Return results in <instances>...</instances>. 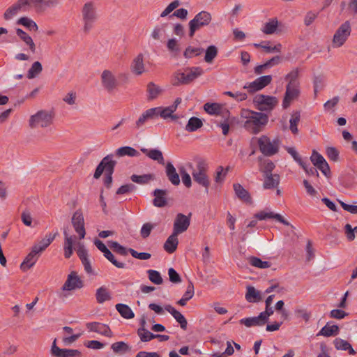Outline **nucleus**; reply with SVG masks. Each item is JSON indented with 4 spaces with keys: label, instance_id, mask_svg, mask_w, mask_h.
Instances as JSON below:
<instances>
[{
    "label": "nucleus",
    "instance_id": "nucleus-1",
    "mask_svg": "<svg viewBox=\"0 0 357 357\" xmlns=\"http://www.w3.org/2000/svg\"><path fill=\"white\" fill-rule=\"evenodd\" d=\"M241 116L246 119L243 123L244 128L253 135L261 132L268 122V116L264 112L243 109Z\"/></svg>",
    "mask_w": 357,
    "mask_h": 357
},
{
    "label": "nucleus",
    "instance_id": "nucleus-2",
    "mask_svg": "<svg viewBox=\"0 0 357 357\" xmlns=\"http://www.w3.org/2000/svg\"><path fill=\"white\" fill-rule=\"evenodd\" d=\"M112 158L113 155L112 154L104 157L97 166L93 174V177L98 179L100 177L103 172H105L104 184L108 188H110L112 183V174L117 163L116 160H112Z\"/></svg>",
    "mask_w": 357,
    "mask_h": 357
},
{
    "label": "nucleus",
    "instance_id": "nucleus-3",
    "mask_svg": "<svg viewBox=\"0 0 357 357\" xmlns=\"http://www.w3.org/2000/svg\"><path fill=\"white\" fill-rule=\"evenodd\" d=\"M82 20L83 22L82 31L84 34H88L93 28L94 24L98 20L94 2L89 1L84 4L82 8Z\"/></svg>",
    "mask_w": 357,
    "mask_h": 357
},
{
    "label": "nucleus",
    "instance_id": "nucleus-4",
    "mask_svg": "<svg viewBox=\"0 0 357 357\" xmlns=\"http://www.w3.org/2000/svg\"><path fill=\"white\" fill-rule=\"evenodd\" d=\"M54 114L52 111L41 109L31 115L29 119V126L31 129L47 128L54 121Z\"/></svg>",
    "mask_w": 357,
    "mask_h": 357
},
{
    "label": "nucleus",
    "instance_id": "nucleus-5",
    "mask_svg": "<svg viewBox=\"0 0 357 357\" xmlns=\"http://www.w3.org/2000/svg\"><path fill=\"white\" fill-rule=\"evenodd\" d=\"M208 165L203 159H199L197 162L196 169L192 171V176L195 182L204 188L205 192L208 193L211 181L207 175Z\"/></svg>",
    "mask_w": 357,
    "mask_h": 357
},
{
    "label": "nucleus",
    "instance_id": "nucleus-6",
    "mask_svg": "<svg viewBox=\"0 0 357 357\" xmlns=\"http://www.w3.org/2000/svg\"><path fill=\"white\" fill-rule=\"evenodd\" d=\"M204 74V70L201 67L188 68L185 72H177L174 76L173 84H189L198 77Z\"/></svg>",
    "mask_w": 357,
    "mask_h": 357
},
{
    "label": "nucleus",
    "instance_id": "nucleus-7",
    "mask_svg": "<svg viewBox=\"0 0 357 357\" xmlns=\"http://www.w3.org/2000/svg\"><path fill=\"white\" fill-rule=\"evenodd\" d=\"M258 146L261 153L265 156H272L279 151L280 140L278 137L271 140L266 135H261L257 139Z\"/></svg>",
    "mask_w": 357,
    "mask_h": 357
},
{
    "label": "nucleus",
    "instance_id": "nucleus-8",
    "mask_svg": "<svg viewBox=\"0 0 357 357\" xmlns=\"http://www.w3.org/2000/svg\"><path fill=\"white\" fill-rule=\"evenodd\" d=\"M253 104L261 112H271L278 105V100L275 96L257 94L253 98Z\"/></svg>",
    "mask_w": 357,
    "mask_h": 357
},
{
    "label": "nucleus",
    "instance_id": "nucleus-9",
    "mask_svg": "<svg viewBox=\"0 0 357 357\" xmlns=\"http://www.w3.org/2000/svg\"><path fill=\"white\" fill-rule=\"evenodd\" d=\"M212 20L211 14L207 11L198 13L189 23V36L193 37L195 32L204 26H208Z\"/></svg>",
    "mask_w": 357,
    "mask_h": 357
},
{
    "label": "nucleus",
    "instance_id": "nucleus-10",
    "mask_svg": "<svg viewBox=\"0 0 357 357\" xmlns=\"http://www.w3.org/2000/svg\"><path fill=\"white\" fill-rule=\"evenodd\" d=\"M351 32V27L349 21H346L342 24L333 36L332 41L333 47L337 48L342 46L350 36Z\"/></svg>",
    "mask_w": 357,
    "mask_h": 357
},
{
    "label": "nucleus",
    "instance_id": "nucleus-11",
    "mask_svg": "<svg viewBox=\"0 0 357 357\" xmlns=\"http://www.w3.org/2000/svg\"><path fill=\"white\" fill-rule=\"evenodd\" d=\"M101 85L108 93L116 90L119 82L113 72L109 70H104L100 75Z\"/></svg>",
    "mask_w": 357,
    "mask_h": 357
},
{
    "label": "nucleus",
    "instance_id": "nucleus-12",
    "mask_svg": "<svg viewBox=\"0 0 357 357\" xmlns=\"http://www.w3.org/2000/svg\"><path fill=\"white\" fill-rule=\"evenodd\" d=\"M47 247H33L32 250L26 255L24 261L20 264V268L22 271H26L30 269L38 261L40 255L43 253Z\"/></svg>",
    "mask_w": 357,
    "mask_h": 357
},
{
    "label": "nucleus",
    "instance_id": "nucleus-13",
    "mask_svg": "<svg viewBox=\"0 0 357 357\" xmlns=\"http://www.w3.org/2000/svg\"><path fill=\"white\" fill-rule=\"evenodd\" d=\"M50 354L53 357H81L82 353L77 349H61L56 345V338L52 342Z\"/></svg>",
    "mask_w": 357,
    "mask_h": 357
},
{
    "label": "nucleus",
    "instance_id": "nucleus-14",
    "mask_svg": "<svg viewBox=\"0 0 357 357\" xmlns=\"http://www.w3.org/2000/svg\"><path fill=\"white\" fill-rule=\"evenodd\" d=\"M72 224L75 231L79 235V238L84 237L86 232L84 228V220L81 210L76 211L72 218Z\"/></svg>",
    "mask_w": 357,
    "mask_h": 357
},
{
    "label": "nucleus",
    "instance_id": "nucleus-15",
    "mask_svg": "<svg viewBox=\"0 0 357 357\" xmlns=\"http://www.w3.org/2000/svg\"><path fill=\"white\" fill-rule=\"evenodd\" d=\"M300 93V87H296L294 86H286V90L282 101L283 108H288L290 106L291 102L299 97Z\"/></svg>",
    "mask_w": 357,
    "mask_h": 357
},
{
    "label": "nucleus",
    "instance_id": "nucleus-16",
    "mask_svg": "<svg viewBox=\"0 0 357 357\" xmlns=\"http://www.w3.org/2000/svg\"><path fill=\"white\" fill-rule=\"evenodd\" d=\"M83 287V282L77 275V273L72 272L68 275L66 281L62 287L63 291H71L75 289H80Z\"/></svg>",
    "mask_w": 357,
    "mask_h": 357
},
{
    "label": "nucleus",
    "instance_id": "nucleus-17",
    "mask_svg": "<svg viewBox=\"0 0 357 357\" xmlns=\"http://www.w3.org/2000/svg\"><path fill=\"white\" fill-rule=\"evenodd\" d=\"M155 119H157V116L154 107L148 109L139 116L135 123L134 128L139 130L143 128L149 121Z\"/></svg>",
    "mask_w": 357,
    "mask_h": 357
},
{
    "label": "nucleus",
    "instance_id": "nucleus-18",
    "mask_svg": "<svg viewBox=\"0 0 357 357\" xmlns=\"http://www.w3.org/2000/svg\"><path fill=\"white\" fill-rule=\"evenodd\" d=\"M204 109L210 115H222L223 117L229 115V112L227 109H225L222 105L216 102H206L204 105Z\"/></svg>",
    "mask_w": 357,
    "mask_h": 357
},
{
    "label": "nucleus",
    "instance_id": "nucleus-19",
    "mask_svg": "<svg viewBox=\"0 0 357 357\" xmlns=\"http://www.w3.org/2000/svg\"><path fill=\"white\" fill-rule=\"evenodd\" d=\"M190 223V216L183 213H178L174 222V229L176 233H183L186 231Z\"/></svg>",
    "mask_w": 357,
    "mask_h": 357
},
{
    "label": "nucleus",
    "instance_id": "nucleus-20",
    "mask_svg": "<svg viewBox=\"0 0 357 357\" xmlns=\"http://www.w3.org/2000/svg\"><path fill=\"white\" fill-rule=\"evenodd\" d=\"M86 327L89 331L98 333L106 337H111L113 335L110 328L104 324L99 322H89L86 324Z\"/></svg>",
    "mask_w": 357,
    "mask_h": 357
},
{
    "label": "nucleus",
    "instance_id": "nucleus-21",
    "mask_svg": "<svg viewBox=\"0 0 357 357\" xmlns=\"http://www.w3.org/2000/svg\"><path fill=\"white\" fill-rule=\"evenodd\" d=\"M254 217L259 220H265L266 219H275L277 221L284 225H289V222L278 213L273 212H266L265 211H259L254 215Z\"/></svg>",
    "mask_w": 357,
    "mask_h": 357
},
{
    "label": "nucleus",
    "instance_id": "nucleus-22",
    "mask_svg": "<svg viewBox=\"0 0 357 357\" xmlns=\"http://www.w3.org/2000/svg\"><path fill=\"white\" fill-rule=\"evenodd\" d=\"M131 72L137 75H141L145 72V66L144 63V55L139 53L136 57H135L130 65Z\"/></svg>",
    "mask_w": 357,
    "mask_h": 357
},
{
    "label": "nucleus",
    "instance_id": "nucleus-23",
    "mask_svg": "<svg viewBox=\"0 0 357 357\" xmlns=\"http://www.w3.org/2000/svg\"><path fill=\"white\" fill-rule=\"evenodd\" d=\"M77 254L79 257L85 271L89 275H94L92 266L89 259L88 252L84 247H77Z\"/></svg>",
    "mask_w": 357,
    "mask_h": 357
},
{
    "label": "nucleus",
    "instance_id": "nucleus-24",
    "mask_svg": "<svg viewBox=\"0 0 357 357\" xmlns=\"http://www.w3.org/2000/svg\"><path fill=\"white\" fill-rule=\"evenodd\" d=\"M153 195L155 197L153 199V204L155 206L162 208L167 204V190L155 189L153 192Z\"/></svg>",
    "mask_w": 357,
    "mask_h": 357
},
{
    "label": "nucleus",
    "instance_id": "nucleus-25",
    "mask_svg": "<svg viewBox=\"0 0 357 357\" xmlns=\"http://www.w3.org/2000/svg\"><path fill=\"white\" fill-rule=\"evenodd\" d=\"M233 188L235 195L239 199L249 204L252 203L250 194L240 183H234Z\"/></svg>",
    "mask_w": 357,
    "mask_h": 357
},
{
    "label": "nucleus",
    "instance_id": "nucleus-26",
    "mask_svg": "<svg viewBox=\"0 0 357 357\" xmlns=\"http://www.w3.org/2000/svg\"><path fill=\"white\" fill-rule=\"evenodd\" d=\"M165 309L170 313L173 317L179 323L181 328L183 330H186L188 326V321L184 316L174 307L170 305H167L165 307Z\"/></svg>",
    "mask_w": 357,
    "mask_h": 357
},
{
    "label": "nucleus",
    "instance_id": "nucleus-27",
    "mask_svg": "<svg viewBox=\"0 0 357 357\" xmlns=\"http://www.w3.org/2000/svg\"><path fill=\"white\" fill-rule=\"evenodd\" d=\"M23 0H18L17 3L13 4L12 6L8 8L4 13L3 17L5 20H10L15 16L19 11H27L22 3Z\"/></svg>",
    "mask_w": 357,
    "mask_h": 357
},
{
    "label": "nucleus",
    "instance_id": "nucleus-28",
    "mask_svg": "<svg viewBox=\"0 0 357 357\" xmlns=\"http://www.w3.org/2000/svg\"><path fill=\"white\" fill-rule=\"evenodd\" d=\"M245 298L249 303H258L262 300L261 292L257 290L254 287L248 285L246 287Z\"/></svg>",
    "mask_w": 357,
    "mask_h": 357
},
{
    "label": "nucleus",
    "instance_id": "nucleus-29",
    "mask_svg": "<svg viewBox=\"0 0 357 357\" xmlns=\"http://www.w3.org/2000/svg\"><path fill=\"white\" fill-rule=\"evenodd\" d=\"M264 176L263 188L264 189H273L278 186L280 183V176L278 174H266Z\"/></svg>",
    "mask_w": 357,
    "mask_h": 357
},
{
    "label": "nucleus",
    "instance_id": "nucleus-30",
    "mask_svg": "<svg viewBox=\"0 0 357 357\" xmlns=\"http://www.w3.org/2000/svg\"><path fill=\"white\" fill-rule=\"evenodd\" d=\"M166 174L169 181L174 185L180 183L179 175L176 171L175 167L171 162H167L166 165Z\"/></svg>",
    "mask_w": 357,
    "mask_h": 357
},
{
    "label": "nucleus",
    "instance_id": "nucleus-31",
    "mask_svg": "<svg viewBox=\"0 0 357 357\" xmlns=\"http://www.w3.org/2000/svg\"><path fill=\"white\" fill-rule=\"evenodd\" d=\"M141 151L146 154L149 158L158 161V163L164 165V158L161 151L158 149L148 150L145 148H142Z\"/></svg>",
    "mask_w": 357,
    "mask_h": 357
},
{
    "label": "nucleus",
    "instance_id": "nucleus-32",
    "mask_svg": "<svg viewBox=\"0 0 357 357\" xmlns=\"http://www.w3.org/2000/svg\"><path fill=\"white\" fill-rule=\"evenodd\" d=\"M16 33L29 46L31 52L34 53L36 52V45L31 37L20 28L16 29Z\"/></svg>",
    "mask_w": 357,
    "mask_h": 357
},
{
    "label": "nucleus",
    "instance_id": "nucleus-33",
    "mask_svg": "<svg viewBox=\"0 0 357 357\" xmlns=\"http://www.w3.org/2000/svg\"><path fill=\"white\" fill-rule=\"evenodd\" d=\"M116 155L118 157L129 156V157H137L139 155V153L134 148L131 146H121L116 150Z\"/></svg>",
    "mask_w": 357,
    "mask_h": 357
},
{
    "label": "nucleus",
    "instance_id": "nucleus-34",
    "mask_svg": "<svg viewBox=\"0 0 357 357\" xmlns=\"http://www.w3.org/2000/svg\"><path fill=\"white\" fill-rule=\"evenodd\" d=\"M98 248L103 253L104 256L116 267L119 268H123L125 264L117 261L112 252L107 247H98Z\"/></svg>",
    "mask_w": 357,
    "mask_h": 357
},
{
    "label": "nucleus",
    "instance_id": "nucleus-35",
    "mask_svg": "<svg viewBox=\"0 0 357 357\" xmlns=\"http://www.w3.org/2000/svg\"><path fill=\"white\" fill-rule=\"evenodd\" d=\"M155 175L153 174H146L143 175L132 174L130 179L132 182L144 185L148 184L151 181L155 180Z\"/></svg>",
    "mask_w": 357,
    "mask_h": 357
},
{
    "label": "nucleus",
    "instance_id": "nucleus-36",
    "mask_svg": "<svg viewBox=\"0 0 357 357\" xmlns=\"http://www.w3.org/2000/svg\"><path fill=\"white\" fill-rule=\"evenodd\" d=\"M115 307L121 316L124 319H130L134 318L135 314L128 305L118 303Z\"/></svg>",
    "mask_w": 357,
    "mask_h": 357
},
{
    "label": "nucleus",
    "instance_id": "nucleus-37",
    "mask_svg": "<svg viewBox=\"0 0 357 357\" xmlns=\"http://www.w3.org/2000/svg\"><path fill=\"white\" fill-rule=\"evenodd\" d=\"M111 349L117 354H123L131 351V347L127 343L122 341L113 343Z\"/></svg>",
    "mask_w": 357,
    "mask_h": 357
},
{
    "label": "nucleus",
    "instance_id": "nucleus-38",
    "mask_svg": "<svg viewBox=\"0 0 357 357\" xmlns=\"http://www.w3.org/2000/svg\"><path fill=\"white\" fill-rule=\"evenodd\" d=\"M339 331L338 326H329L328 323H327V324L321 329L317 335H323L325 337L334 336L338 334Z\"/></svg>",
    "mask_w": 357,
    "mask_h": 357
},
{
    "label": "nucleus",
    "instance_id": "nucleus-39",
    "mask_svg": "<svg viewBox=\"0 0 357 357\" xmlns=\"http://www.w3.org/2000/svg\"><path fill=\"white\" fill-rule=\"evenodd\" d=\"M299 75L298 68L294 69L285 76V79L288 81V84L286 86H294L296 87H300V83L298 80Z\"/></svg>",
    "mask_w": 357,
    "mask_h": 357
},
{
    "label": "nucleus",
    "instance_id": "nucleus-40",
    "mask_svg": "<svg viewBox=\"0 0 357 357\" xmlns=\"http://www.w3.org/2000/svg\"><path fill=\"white\" fill-rule=\"evenodd\" d=\"M278 26V21L276 18L271 19L268 22H266L261 29V31L267 35L274 33Z\"/></svg>",
    "mask_w": 357,
    "mask_h": 357
},
{
    "label": "nucleus",
    "instance_id": "nucleus-41",
    "mask_svg": "<svg viewBox=\"0 0 357 357\" xmlns=\"http://www.w3.org/2000/svg\"><path fill=\"white\" fill-rule=\"evenodd\" d=\"M202 121L197 117L193 116L188 120V122L186 124L185 129L186 131L191 132L196 131L199 128H202Z\"/></svg>",
    "mask_w": 357,
    "mask_h": 357
},
{
    "label": "nucleus",
    "instance_id": "nucleus-42",
    "mask_svg": "<svg viewBox=\"0 0 357 357\" xmlns=\"http://www.w3.org/2000/svg\"><path fill=\"white\" fill-rule=\"evenodd\" d=\"M96 298L98 303H102L111 299V296L105 287H101L96 290Z\"/></svg>",
    "mask_w": 357,
    "mask_h": 357
},
{
    "label": "nucleus",
    "instance_id": "nucleus-43",
    "mask_svg": "<svg viewBox=\"0 0 357 357\" xmlns=\"http://www.w3.org/2000/svg\"><path fill=\"white\" fill-rule=\"evenodd\" d=\"M17 23L18 24L23 25L26 29H28L29 31H36L38 29V26L37 24L33 20H31L30 18H29L27 17H20L17 20Z\"/></svg>",
    "mask_w": 357,
    "mask_h": 357
},
{
    "label": "nucleus",
    "instance_id": "nucleus-44",
    "mask_svg": "<svg viewBox=\"0 0 357 357\" xmlns=\"http://www.w3.org/2000/svg\"><path fill=\"white\" fill-rule=\"evenodd\" d=\"M154 109L155 110L157 118L158 116H160L161 118H162L164 119H167V118H169L170 116H172V114H173L174 112V110L170 106L165 107H154Z\"/></svg>",
    "mask_w": 357,
    "mask_h": 357
},
{
    "label": "nucleus",
    "instance_id": "nucleus-45",
    "mask_svg": "<svg viewBox=\"0 0 357 357\" xmlns=\"http://www.w3.org/2000/svg\"><path fill=\"white\" fill-rule=\"evenodd\" d=\"M162 92V89L153 82H149L147 84L148 99H155Z\"/></svg>",
    "mask_w": 357,
    "mask_h": 357
},
{
    "label": "nucleus",
    "instance_id": "nucleus-46",
    "mask_svg": "<svg viewBox=\"0 0 357 357\" xmlns=\"http://www.w3.org/2000/svg\"><path fill=\"white\" fill-rule=\"evenodd\" d=\"M301 119V114L300 112L296 111L294 112L289 120L290 126L289 129L293 134H297L298 132V130L297 128L298 123H299Z\"/></svg>",
    "mask_w": 357,
    "mask_h": 357
},
{
    "label": "nucleus",
    "instance_id": "nucleus-47",
    "mask_svg": "<svg viewBox=\"0 0 357 357\" xmlns=\"http://www.w3.org/2000/svg\"><path fill=\"white\" fill-rule=\"evenodd\" d=\"M43 70V66L40 62L35 61L31 65V68L28 70L27 77L29 79H33L38 76Z\"/></svg>",
    "mask_w": 357,
    "mask_h": 357
},
{
    "label": "nucleus",
    "instance_id": "nucleus-48",
    "mask_svg": "<svg viewBox=\"0 0 357 357\" xmlns=\"http://www.w3.org/2000/svg\"><path fill=\"white\" fill-rule=\"evenodd\" d=\"M218 52V50L215 45H210L206 50V53L204 56V61L206 63H211L213 62L214 59L217 56Z\"/></svg>",
    "mask_w": 357,
    "mask_h": 357
},
{
    "label": "nucleus",
    "instance_id": "nucleus-49",
    "mask_svg": "<svg viewBox=\"0 0 357 357\" xmlns=\"http://www.w3.org/2000/svg\"><path fill=\"white\" fill-rule=\"evenodd\" d=\"M203 52V48L188 46L183 52V56L185 59H190L194 56H197L200 55Z\"/></svg>",
    "mask_w": 357,
    "mask_h": 357
},
{
    "label": "nucleus",
    "instance_id": "nucleus-50",
    "mask_svg": "<svg viewBox=\"0 0 357 357\" xmlns=\"http://www.w3.org/2000/svg\"><path fill=\"white\" fill-rule=\"evenodd\" d=\"M137 335L140 337L141 341L144 342L155 338V335L151 333L146 328H138Z\"/></svg>",
    "mask_w": 357,
    "mask_h": 357
},
{
    "label": "nucleus",
    "instance_id": "nucleus-51",
    "mask_svg": "<svg viewBox=\"0 0 357 357\" xmlns=\"http://www.w3.org/2000/svg\"><path fill=\"white\" fill-rule=\"evenodd\" d=\"M249 262L252 266L260 268H267L270 267V263L268 261H261L259 258L256 257H250L249 258Z\"/></svg>",
    "mask_w": 357,
    "mask_h": 357
},
{
    "label": "nucleus",
    "instance_id": "nucleus-52",
    "mask_svg": "<svg viewBox=\"0 0 357 357\" xmlns=\"http://www.w3.org/2000/svg\"><path fill=\"white\" fill-rule=\"evenodd\" d=\"M149 280L155 284H161L162 283V278L160 273L155 270H149L147 271Z\"/></svg>",
    "mask_w": 357,
    "mask_h": 357
},
{
    "label": "nucleus",
    "instance_id": "nucleus-53",
    "mask_svg": "<svg viewBox=\"0 0 357 357\" xmlns=\"http://www.w3.org/2000/svg\"><path fill=\"white\" fill-rule=\"evenodd\" d=\"M137 187L132 183H128L121 185L116 192V195H123L135 191Z\"/></svg>",
    "mask_w": 357,
    "mask_h": 357
},
{
    "label": "nucleus",
    "instance_id": "nucleus-54",
    "mask_svg": "<svg viewBox=\"0 0 357 357\" xmlns=\"http://www.w3.org/2000/svg\"><path fill=\"white\" fill-rule=\"evenodd\" d=\"M243 89H247L248 91L250 93H253L256 91H258L262 89V88L259 84V82H257V79H255V81H253L252 82L246 83L244 85Z\"/></svg>",
    "mask_w": 357,
    "mask_h": 357
},
{
    "label": "nucleus",
    "instance_id": "nucleus-55",
    "mask_svg": "<svg viewBox=\"0 0 357 357\" xmlns=\"http://www.w3.org/2000/svg\"><path fill=\"white\" fill-rule=\"evenodd\" d=\"M240 323L244 324L247 327L253 326H261L257 317L245 318L240 320Z\"/></svg>",
    "mask_w": 357,
    "mask_h": 357
},
{
    "label": "nucleus",
    "instance_id": "nucleus-56",
    "mask_svg": "<svg viewBox=\"0 0 357 357\" xmlns=\"http://www.w3.org/2000/svg\"><path fill=\"white\" fill-rule=\"evenodd\" d=\"M333 344L336 349L343 351H347V347L350 344L349 342L341 338H335L333 340Z\"/></svg>",
    "mask_w": 357,
    "mask_h": 357
},
{
    "label": "nucleus",
    "instance_id": "nucleus-57",
    "mask_svg": "<svg viewBox=\"0 0 357 357\" xmlns=\"http://www.w3.org/2000/svg\"><path fill=\"white\" fill-rule=\"evenodd\" d=\"M310 160L314 167H317L326 161L324 158L315 150H313Z\"/></svg>",
    "mask_w": 357,
    "mask_h": 357
},
{
    "label": "nucleus",
    "instance_id": "nucleus-58",
    "mask_svg": "<svg viewBox=\"0 0 357 357\" xmlns=\"http://www.w3.org/2000/svg\"><path fill=\"white\" fill-rule=\"evenodd\" d=\"M57 236H59L57 231L46 234L40 241V245H50Z\"/></svg>",
    "mask_w": 357,
    "mask_h": 357
},
{
    "label": "nucleus",
    "instance_id": "nucleus-59",
    "mask_svg": "<svg viewBox=\"0 0 357 357\" xmlns=\"http://www.w3.org/2000/svg\"><path fill=\"white\" fill-rule=\"evenodd\" d=\"M129 252L134 258L142 260H147L150 259L151 257V254L148 252H138L132 248H129Z\"/></svg>",
    "mask_w": 357,
    "mask_h": 357
},
{
    "label": "nucleus",
    "instance_id": "nucleus-60",
    "mask_svg": "<svg viewBox=\"0 0 357 357\" xmlns=\"http://www.w3.org/2000/svg\"><path fill=\"white\" fill-rule=\"evenodd\" d=\"M257 224V220H251L245 228L243 229L242 231V240L245 241L248 238V234L250 233V229L252 227H255Z\"/></svg>",
    "mask_w": 357,
    "mask_h": 357
},
{
    "label": "nucleus",
    "instance_id": "nucleus-61",
    "mask_svg": "<svg viewBox=\"0 0 357 357\" xmlns=\"http://www.w3.org/2000/svg\"><path fill=\"white\" fill-rule=\"evenodd\" d=\"M319 13H315L313 11H308L305 17H304V24L305 26H308L311 25L315 19L318 17Z\"/></svg>",
    "mask_w": 357,
    "mask_h": 357
},
{
    "label": "nucleus",
    "instance_id": "nucleus-62",
    "mask_svg": "<svg viewBox=\"0 0 357 357\" xmlns=\"http://www.w3.org/2000/svg\"><path fill=\"white\" fill-rule=\"evenodd\" d=\"M326 154L328 158L336 162L338 160L339 158V151L335 147H328L326 149Z\"/></svg>",
    "mask_w": 357,
    "mask_h": 357
},
{
    "label": "nucleus",
    "instance_id": "nucleus-63",
    "mask_svg": "<svg viewBox=\"0 0 357 357\" xmlns=\"http://www.w3.org/2000/svg\"><path fill=\"white\" fill-rule=\"evenodd\" d=\"M169 280L173 283H179L181 282V278L179 274L173 268H170L168 270Z\"/></svg>",
    "mask_w": 357,
    "mask_h": 357
},
{
    "label": "nucleus",
    "instance_id": "nucleus-64",
    "mask_svg": "<svg viewBox=\"0 0 357 357\" xmlns=\"http://www.w3.org/2000/svg\"><path fill=\"white\" fill-rule=\"evenodd\" d=\"M22 221L23 223L29 227L31 226L32 224V218L31 213L29 210L26 209L24 210L21 215Z\"/></svg>",
    "mask_w": 357,
    "mask_h": 357
}]
</instances>
